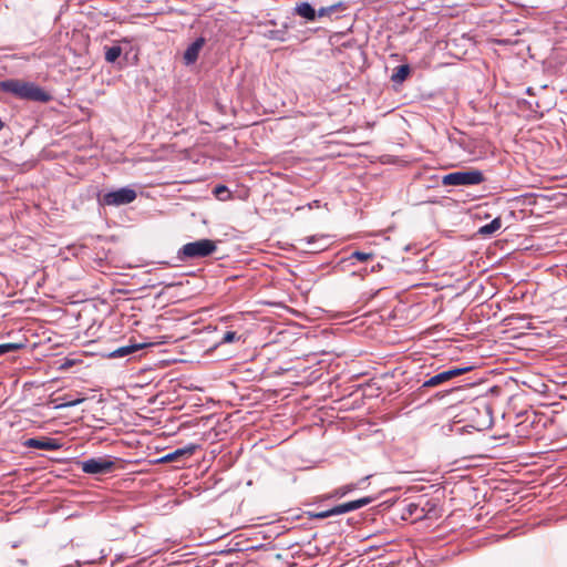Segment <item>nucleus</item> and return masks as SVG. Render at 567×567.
Wrapping results in <instances>:
<instances>
[{
  "instance_id": "nucleus-1",
  "label": "nucleus",
  "mask_w": 567,
  "mask_h": 567,
  "mask_svg": "<svg viewBox=\"0 0 567 567\" xmlns=\"http://www.w3.org/2000/svg\"><path fill=\"white\" fill-rule=\"evenodd\" d=\"M0 91L8 92L14 96L37 102H48L51 95L33 82L10 79L0 82Z\"/></svg>"
},
{
  "instance_id": "nucleus-2",
  "label": "nucleus",
  "mask_w": 567,
  "mask_h": 567,
  "mask_svg": "<svg viewBox=\"0 0 567 567\" xmlns=\"http://www.w3.org/2000/svg\"><path fill=\"white\" fill-rule=\"evenodd\" d=\"M239 318L235 316H224L217 319L215 322V350L226 344L245 343V338L239 333Z\"/></svg>"
},
{
  "instance_id": "nucleus-3",
  "label": "nucleus",
  "mask_w": 567,
  "mask_h": 567,
  "mask_svg": "<svg viewBox=\"0 0 567 567\" xmlns=\"http://www.w3.org/2000/svg\"><path fill=\"white\" fill-rule=\"evenodd\" d=\"M484 182V175L478 169L457 171L442 177L444 186H472Z\"/></svg>"
},
{
  "instance_id": "nucleus-4",
  "label": "nucleus",
  "mask_w": 567,
  "mask_h": 567,
  "mask_svg": "<svg viewBox=\"0 0 567 567\" xmlns=\"http://www.w3.org/2000/svg\"><path fill=\"white\" fill-rule=\"evenodd\" d=\"M213 251V241L209 239H202L194 243L184 245L179 252L181 260H188L208 256Z\"/></svg>"
},
{
  "instance_id": "nucleus-5",
  "label": "nucleus",
  "mask_w": 567,
  "mask_h": 567,
  "mask_svg": "<svg viewBox=\"0 0 567 567\" xmlns=\"http://www.w3.org/2000/svg\"><path fill=\"white\" fill-rule=\"evenodd\" d=\"M85 474L99 475L107 474L113 471L115 462L110 456L93 457L79 463Z\"/></svg>"
},
{
  "instance_id": "nucleus-6",
  "label": "nucleus",
  "mask_w": 567,
  "mask_h": 567,
  "mask_svg": "<svg viewBox=\"0 0 567 567\" xmlns=\"http://www.w3.org/2000/svg\"><path fill=\"white\" fill-rule=\"evenodd\" d=\"M137 197L136 192L130 187H122L103 195L102 203L106 206H121L134 202Z\"/></svg>"
},
{
  "instance_id": "nucleus-7",
  "label": "nucleus",
  "mask_w": 567,
  "mask_h": 567,
  "mask_svg": "<svg viewBox=\"0 0 567 567\" xmlns=\"http://www.w3.org/2000/svg\"><path fill=\"white\" fill-rule=\"evenodd\" d=\"M471 370H472V367H464V368H454V369H450V370L440 372V373L431 377L426 381H424V383L422 384V388L437 386V385H440L444 382H447V381L452 380L453 378L462 375L463 373L471 371Z\"/></svg>"
},
{
  "instance_id": "nucleus-8",
  "label": "nucleus",
  "mask_w": 567,
  "mask_h": 567,
  "mask_svg": "<svg viewBox=\"0 0 567 567\" xmlns=\"http://www.w3.org/2000/svg\"><path fill=\"white\" fill-rule=\"evenodd\" d=\"M205 44L204 38H197L194 42H192L187 49L185 50L183 54V62L185 65H192L194 64L198 56L200 51L203 50V47Z\"/></svg>"
},
{
  "instance_id": "nucleus-9",
  "label": "nucleus",
  "mask_w": 567,
  "mask_h": 567,
  "mask_svg": "<svg viewBox=\"0 0 567 567\" xmlns=\"http://www.w3.org/2000/svg\"><path fill=\"white\" fill-rule=\"evenodd\" d=\"M372 502H373L372 497H362V498L351 501L348 503H343V504L332 507V513L334 514V516L346 514V513H349L352 511H357L363 506H367Z\"/></svg>"
},
{
  "instance_id": "nucleus-10",
  "label": "nucleus",
  "mask_w": 567,
  "mask_h": 567,
  "mask_svg": "<svg viewBox=\"0 0 567 567\" xmlns=\"http://www.w3.org/2000/svg\"><path fill=\"white\" fill-rule=\"evenodd\" d=\"M194 445L177 449L174 452L164 455L159 461L163 463L184 462L186 458L190 457L194 454Z\"/></svg>"
},
{
  "instance_id": "nucleus-11",
  "label": "nucleus",
  "mask_w": 567,
  "mask_h": 567,
  "mask_svg": "<svg viewBox=\"0 0 567 567\" xmlns=\"http://www.w3.org/2000/svg\"><path fill=\"white\" fill-rule=\"evenodd\" d=\"M28 447L40 449L47 451H53L60 447V444L54 439L42 437V439H29L25 442Z\"/></svg>"
},
{
  "instance_id": "nucleus-12",
  "label": "nucleus",
  "mask_w": 567,
  "mask_h": 567,
  "mask_svg": "<svg viewBox=\"0 0 567 567\" xmlns=\"http://www.w3.org/2000/svg\"><path fill=\"white\" fill-rule=\"evenodd\" d=\"M295 12L307 21H313L317 17V11L309 2L298 3L295 8Z\"/></svg>"
},
{
  "instance_id": "nucleus-13",
  "label": "nucleus",
  "mask_w": 567,
  "mask_h": 567,
  "mask_svg": "<svg viewBox=\"0 0 567 567\" xmlns=\"http://www.w3.org/2000/svg\"><path fill=\"white\" fill-rule=\"evenodd\" d=\"M147 346H151V343H146V342H143V343H133L131 342L128 346H125V347H121L116 350H114L112 352V357L114 358H123L127 354H131L137 350H141Z\"/></svg>"
},
{
  "instance_id": "nucleus-14",
  "label": "nucleus",
  "mask_w": 567,
  "mask_h": 567,
  "mask_svg": "<svg viewBox=\"0 0 567 567\" xmlns=\"http://www.w3.org/2000/svg\"><path fill=\"white\" fill-rule=\"evenodd\" d=\"M501 227H502V220H501V218L497 217V218H494L491 223L482 226L478 229V234H481L483 236H488V235L496 233Z\"/></svg>"
},
{
  "instance_id": "nucleus-15",
  "label": "nucleus",
  "mask_w": 567,
  "mask_h": 567,
  "mask_svg": "<svg viewBox=\"0 0 567 567\" xmlns=\"http://www.w3.org/2000/svg\"><path fill=\"white\" fill-rule=\"evenodd\" d=\"M357 484L354 483H350V484H346L343 486H340L338 488H336L330 495H329V498H341V497H344L346 495H348L349 493H351L352 491H354L357 488Z\"/></svg>"
},
{
  "instance_id": "nucleus-16",
  "label": "nucleus",
  "mask_w": 567,
  "mask_h": 567,
  "mask_svg": "<svg viewBox=\"0 0 567 567\" xmlns=\"http://www.w3.org/2000/svg\"><path fill=\"white\" fill-rule=\"evenodd\" d=\"M409 74H410V66L406 64H403V65H399L395 69L391 79L393 82L401 83L408 78Z\"/></svg>"
},
{
  "instance_id": "nucleus-17",
  "label": "nucleus",
  "mask_w": 567,
  "mask_h": 567,
  "mask_svg": "<svg viewBox=\"0 0 567 567\" xmlns=\"http://www.w3.org/2000/svg\"><path fill=\"white\" fill-rule=\"evenodd\" d=\"M122 54V49L118 45L107 48L105 51V60L109 63H114Z\"/></svg>"
},
{
  "instance_id": "nucleus-18",
  "label": "nucleus",
  "mask_w": 567,
  "mask_h": 567,
  "mask_svg": "<svg viewBox=\"0 0 567 567\" xmlns=\"http://www.w3.org/2000/svg\"><path fill=\"white\" fill-rule=\"evenodd\" d=\"M215 197L219 200H227L231 198V192L224 185L215 186Z\"/></svg>"
},
{
  "instance_id": "nucleus-19",
  "label": "nucleus",
  "mask_w": 567,
  "mask_h": 567,
  "mask_svg": "<svg viewBox=\"0 0 567 567\" xmlns=\"http://www.w3.org/2000/svg\"><path fill=\"white\" fill-rule=\"evenodd\" d=\"M372 252H363V251H353L349 257L348 260L357 259L360 262H365L373 258Z\"/></svg>"
},
{
  "instance_id": "nucleus-20",
  "label": "nucleus",
  "mask_w": 567,
  "mask_h": 567,
  "mask_svg": "<svg viewBox=\"0 0 567 567\" xmlns=\"http://www.w3.org/2000/svg\"><path fill=\"white\" fill-rule=\"evenodd\" d=\"M63 401L55 404V408L56 409H61V408H68V406H75L80 403H82L85 399L84 398H78V399H73V400H66V399H62Z\"/></svg>"
},
{
  "instance_id": "nucleus-21",
  "label": "nucleus",
  "mask_w": 567,
  "mask_h": 567,
  "mask_svg": "<svg viewBox=\"0 0 567 567\" xmlns=\"http://www.w3.org/2000/svg\"><path fill=\"white\" fill-rule=\"evenodd\" d=\"M22 347L20 343H4L0 344V355H3L8 352L19 350Z\"/></svg>"
},
{
  "instance_id": "nucleus-22",
  "label": "nucleus",
  "mask_w": 567,
  "mask_h": 567,
  "mask_svg": "<svg viewBox=\"0 0 567 567\" xmlns=\"http://www.w3.org/2000/svg\"><path fill=\"white\" fill-rule=\"evenodd\" d=\"M340 7V4H333V6H330V7H322L320 8L318 11H317V16L318 17H326V16H330L331 13L336 12L337 9Z\"/></svg>"
},
{
  "instance_id": "nucleus-23",
  "label": "nucleus",
  "mask_w": 567,
  "mask_h": 567,
  "mask_svg": "<svg viewBox=\"0 0 567 567\" xmlns=\"http://www.w3.org/2000/svg\"><path fill=\"white\" fill-rule=\"evenodd\" d=\"M458 145L464 150L466 151L468 154L471 155H475V151L473 150L472 147V143L468 138L466 137H461L460 141H458Z\"/></svg>"
},
{
  "instance_id": "nucleus-24",
  "label": "nucleus",
  "mask_w": 567,
  "mask_h": 567,
  "mask_svg": "<svg viewBox=\"0 0 567 567\" xmlns=\"http://www.w3.org/2000/svg\"><path fill=\"white\" fill-rule=\"evenodd\" d=\"M330 516H334V514L332 513V508H330L328 511H323V512L317 513V514L313 515V517L318 518V519L328 518Z\"/></svg>"
},
{
  "instance_id": "nucleus-25",
  "label": "nucleus",
  "mask_w": 567,
  "mask_h": 567,
  "mask_svg": "<svg viewBox=\"0 0 567 567\" xmlns=\"http://www.w3.org/2000/svg\"><path fill=\"white\" fill-rule=\"evenodd\" d=\"M62 399H63V398H60V401H61V402L63 401ZM55 402H59V399H55Z\"/></svg>"
}]
</instances>
